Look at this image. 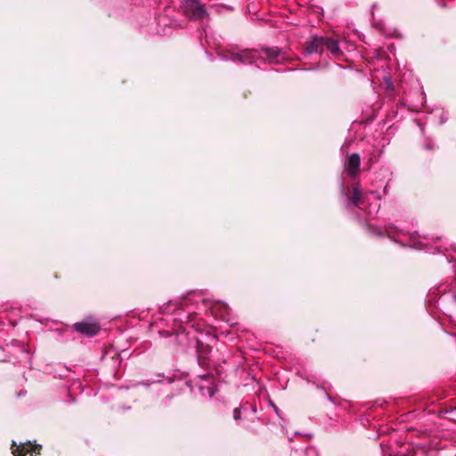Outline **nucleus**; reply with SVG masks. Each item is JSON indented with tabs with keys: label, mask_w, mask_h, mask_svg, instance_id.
I'll use <instances>...</instances> for the list:
<instances>
[{
	"label": "nucleus",
	"mask_w": 456,
	"mask_h": 456,
	"mask_svg": "<svg viewBox=\"0 0 456 456\" xmlns=\"http://www.w3.org/2000/svg\"><path fill=\"white\" fill-rule=\"evenodd\" d=\"M228 58L235 62L242 64L252 63L257 58H262L269 63H280L283 59V54L278 48H265L261 52L253 50H243L239 53H231Z\"/></svg>",
	"instance_id": "1"
},
{
	"label": "nucleus",
	"mask_w": 456,
	"mask_h": 456,
	"mask_svg": "<svg viewBox=\"0 0 456 456\" xmlns=\"http://www.w3.org/2000/svg\"><path fill=\"white\" fill-rule=\"evenodd\" d=\"M183 7L185 15L191 20H201L208 16L204 6L198 0H184Z\"/></svg>",
	"instance_id": "2"
},
{
	"label": "nucleus",
	"mask_w": 456,
	"mask_h": 456,
	"mask_svg": "<svg viewBox=\"0 0 456 456\" xmlns=\"http://www.w3.org/2000/svg\"><path fill=\"white\" fill-rule=\"evenodd\" d=\"M325 50V37L312 36L305 45V51L308 54L322 53Z\"/></svg>",
	"instance_id": "3"
},
{
	"label": "nucleus",
	"mask_w": 456,
	"mask_h": 456,
	"mask_svg": "<svg viewBox=\"0 0 456 456\" xmlns=\"http://www.w3.org/2000/svg\"><path fill=\"white\" fill-rule=\"evenodd\" d=\"M74 330L78 333L86 335L88 337H93L96 335L100 330V326L97 322L93 321H84L76 322L74 325Z\"/></svg>",
	"instance_id": "4"
},
{
	"label": "nucleus",
	"mask_w": 456,
	"mask_h": 456,
	"mask_svg": "<svg viewBox=\"0 0 456 456\" xmlns=\"http://www.w3.org/2000/svg\"><path fill=\"white\" fill-rule=\"evenodd\" d=\"M14 456H35L39 453V448L31 444H20L12 449Z\"/></svg>",
	"instance_id": "5"
},
{
	"label": "nucleus",
	"mask_w": 456,
	"mask_h": 456,
	"mask_svg": "<svg viewBox=\"0 0 456 456\" xmlns=\"http://www.w3.org/2000/svg\"><path fill=\"white\" fill-rule=\"evenodd\" d=\"M361 158L358 153H352L348 157L346 164V174L348 176L354 177L357 175L360 167Z\"/></svg>",
	"instance_id": "6"
},
{
	"label": "nucleus",
	"mask_w": 456,
	"mask_h": 456,
	"mask_svg": "<svg viewBox=\"0 0 456 456\" xmlns=\"http://www.w3.org/2000/svg\"><path fill=\"white\" fill-rule=\"evenodd\" d=\"M325 50L329 51L334 57L342 55L338 42L332 38L325 37Z\"/></svg>",
	"instance_id": "7"
},
{
	"label": "nucleus",
	"mask_w": 456,
	"mask_h": 456,
	"mask_svg": "<svg viewBox=\"0 0 456 456\" xmlns=\"http://www.w3.org/2000/svg\"><path fill=\"white\" fill-rule=\"evenodd\" d=\"M362 192L357 185H354L352 190V193L349 197V200L353 206H358L362 200Z\"/></svg>",
	"instance_id": "8"
},
{
	"label": "nucleus",
	"mask_w": 456,
	"mask_h": 456,
	"mask_svg": "<svg viewBox=\"0 0 456 456\" xmlns=\"http://www.w3.org/2000/svg\"><path fill=\"white\" fill-rule=\"evenodd\" d=\"M241 418V413H240V408H235L233 410V419L235 420H238Z\"/></svg>",
	"instance_id": "9"
},
{
	"label": "nucleus",
	"mask_w": 456,
	"mask_h": 456,
	"mask_svg": "<svg viewBox=\"0 0 456 456\" xmlns=\"http://www.w3.org/2000/svg\"><path fill=\"white\" fill-rule=\"evenodd\" d=\"M437 2H438L439 4H441V5H442L443 7H444V6H445V4H444V2L443 0H437Z\"/></svg>",
	"instance_id": "10"
},
{
	"label": "nucleus",
	"mask_w": 456,
	"mask_h": 456,
	"mask_svg": "<svg viewBox=\"0 0 456 456\" xmlns=\"http://www.w3.org/2000/svg\"><path fill=\"white\" fill-rule=\"evenodd\" d=\"M453 299L456 301V293L453 295Z\"/></svg>",
	"instance_id": "11"
}]
</instances>
